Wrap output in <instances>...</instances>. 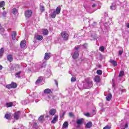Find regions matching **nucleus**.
<instances>
[{"mask_svg":"<svg viewBox=\"0 0 129 129\" xmlns=\"http://www.w3.org/2000/svg\"><path fill=\"white\" fill-rule=\"evenodd\" d=\"M104 50H105L104 46H102L100 47L99 51H100L101 52H104Z\"/></svg>","mask_w":129,"mask_h":129,"instance_id":"nucleus-34","label":"nucleus"},{"mask_svg":"<svg viewBox=\"0 0 129 129\" xmlns=\"http://www.w3.org/2000/svg\"><path fill=\"white\" fill-rule=\"evenodd\" d=\"M20 115H21V111H17L15 112L13 114L14 119H16V120H18V119H20Z\"/></svg>","mask_w":129,"mask_h":129,"instance_id":"nucleus-4","label":"nucleus"},{"mask_svg":"<svg viewBox=\"0 0 129 129\" xmlns=\"http://www.w3.org/2000/svg\"><path fill=\"white\" fill-rule=\"evenodd\" d=\"M38 120L40 122H43V121H45V119H44V116L43 115H41L40 116L39 118H38Z\"/></svg>","mask_w":129,"mask_h":129,"instance_id":"nucleus-22","label":"nucleus"},{"mask_svg":"<svg viewBox=\"0 0 129 129\" xmlns=\"http://www.w3.org/2000/svg\"><path fill=\"white\" fill-rule=\"evenodd\" d=\"M6 15H7V13H6L5 11H4L3 13V16H4L5 17V16H6Z\"/></svg>","mask_w":129,"mask_h":129,"instance_id":"nucleus-45","label":"nucleus"},{"mask_svg":"<svg viewBox=\"0 0 129 129\" xmlns=\"http://www.w3.org/2000/svg\"><path fill=\"white\" fill-rule=\"evenodd\" d=\"M21 73H22V72H18L17 73H16L15 74V76H17V77H18V78H20L21 77L20 76V74H21Z\"/></svg>","mask_w":129,"mask_h":129,"instance_id":"nucleus-32","label":"nucleus"},{"mask_svg":"<svg viewBox=\"0 0 129 129\" xmlns=\"http://www.w3.org/2000/svg\"><path fill=\"white\" fill-rule=\"evenodd\" d=\"M85 115L86 116H89L90 115V113L87 112V113H86L85 114Z\"/></svg>","mask_w":129,"mask_h":129,"instance_id":"nucleus-44","label":"nucleus"},{"mask_svg":"<svg viewBox=\"0 0 129 129\" xmlns=\"http://www.w3.org/2000/svg\"><path fill=\"white\" fill-rule=\"evenodd\" d=\"M40 10L41 13H43L45 11V7L43 6H41Z\"/></svg>","mask_w":129,"mask_h":129,"instance_id":"nucleus-30","label":"nucleus"},{"mask_svg":"<svg viewBox=\"0 0 129 129\" xmlns=\"http://www.w3.org/2000/svg\"><path fill=\"white\" fill-rule=\"evenodd\" d=\"M12 37L13 40H16L17 38V32L16 31H13Z\"/></svg>","mask_w":129,"mask_h":129,"instance_id":"nucleus-18","label":"nucleus"},{"mask_svg":"<svg viewBox=\"0 0 129 129\" xmlns=\"http://www.w3.org/2000/svg\"><path fill=\"white\" fill-rule=\"evenodd\" d=\"M115 6H111L110 7V10H111L112 11H113V10H115Z\"/></svg>","mask_w":129,"mask_h":129,"instance_id":"nucleus-39","label":"nucleus"},{"mask_svg":"<svg viewBox=\"0 0 129 129\" xmlns=\"http://www.w3.org/2000/svg\"><path fill=\"white\" fill-rule=\"evenodd\" d=\"M2 69H3V66L0 65V70H2Z\"/></svg>","mask_w":129,"mask_h":129,"instance_id":"nucleus-50","label":"nucleus"},{"mask_svg":"<svg viewBox=\"0 0 129 129\" xmlns=\"http://www.w3.org/2000/svg\"><path fill=\"white\" fill-rule=\"evenodd\" d=\"M6 6V2L5 1L0 2V8H4Z\"/></svg>","mask_w":129,"mask_h":129,"instance_id":"nucleus-26","label":"nucleus"},{"mask_svg":"<svg viewBox=\"0 0 129 129\" xmlns=\"http://www.w3.org/2000/svg\"><path fill=\"white\" fill-rule=\"evenodd\" d=\"M118 53H119V56H120V55H122V53H123V50H119Z\"/></svg>","mask_w":129,"mask_h":129,"instance_id":"nucleus-40","label":"nucleus"},{"mask_svg":"<svg viewBox=\"0 0 129 129\" xmlns=\"http://www.w3.org/2000/svg\"><path fill=\"white\" fill-rule=\"evenodd\" d=\"M12 13L13 15H17V13H18V10H17L16 8H14Z\"/></svg>","mask_w":129,"mask_h":129,"instance_id":"nucleus-33","label":"nucleus"},{"mask_svg":"<svg viewBox=\"0 0 129 129\" xmlns=\"http://www.w3.org/2000/svg\"><path fill=\"white\" fill-rule=\"evenodd\" d=\"M50 53L46 52L44 55V60H49L50 59Z\"/></svg>","mask_w":129,"mask_h":129,"instance_id":"nucleus-14","label":"nucleus"},{"mask_svg":"<svg viewBox=\"0 0 129 129\" xmlns=\"http://www.w3.org/2000/svg\"><path fill=\"white\" fill-rule=\"evenodd\" d=\"M0 29H1V30H2L3 32H4V31H5V30L4 29V28H2V25H1V24H0Z\"/></svg>","mask_w":129,"mask_h":129,"instance_id":"nucleus-46","label":"nucleus"},{"mask_svg":"<svg viewBox=\"0 0 129 129\" xmlns=\"http://www.w3.org/2000/svg\"><path fill=\"white\" fill-rule=\"evenodd\" d=\"M126 26L127 28H128V29H129V23H126Z\"/></svg>","mask_w":129,"mask_h":129,"instance_id":"nucleus-48","label":"nucleus"},{"mask_svg":"<svg viewBox=\"0 0 129 129\" xmlns=\"http://www.w3.org/2000/svg\"><path fill=\"white\" fill-rule=\"evenodd\" d=\"M56 85L57 86H58V83H56Z\"/></svg>","mask_w":129,"mask_h":129,"instance_id":"nucleus-53","label":"nucleus"},{"mask_svg":"<svg viewBox=\"0 0 129 129\" xmlns=\"http://www.w3.org/2000/svg\"><path fill=\"white\" fill-rule=\"evenodd\" d=\"M46 117V118H47L48 117H49V116H46V117Z\"/></svg>","mask_w":129,"mask_h":129,"instance_id":"nucleus-51","label":"nucleus"},{"mask_svg":"<svg viewBox=\"0 0 129 129\" xmlns=\"http://www.w3.org/2000/svg\"><path fill=\"white\" fill-rule=\"evenodd\" d=\"M27 44V42L25 40H23L20 43V46L21 48H25L26 47V45Z\"/></svg>","mask_w":129,"mask_h":129,"instance_id":"nucleus-13","label":"nucleus"},{"mask_svg":"<svg viewBox=\"0 0 129 129\" xmlns=\"http://www.w3.org/2000/svg\"><path fill=\"white\" fill-rule=\"evenodd\" d=\"M56 15H57V14L56 13V12L54 11L52 13L49 14V16H50L52 19H55V18H56Z\"/></svg>","mask_w":129,"mask_h":129,"instance_id":"nucleus-20","label":"nucleus"},{"mask_svg":"<svg viewBox=\"0 0 129 129\" xmlns=\"http://www.w3.org/2000/svg\"><path fill=\"white\" fill-rule=\"evenodd\" d=\"M82 121H83L82 119H78L77 120V124L80 125V124H81V123H82Z\"/></svg>","mask_w":129,"mask_h":129,"instance_id":"nucleus-28","label":"nucleus"},{"mask_svg":"<svg viewBox=\"0 0 129 129\" xmlns=\"http://www.w3.org/2000/svg\"><path fill=\"white\" fill-rule=\"evenodd\" d=\"M68 126H69V123L68 121H65L62 125V127H63V128H67Z\"/></svg>","mask_w":129,"mask_h":129,"instance_id":"nucleus-19","label":"nucleus"},{"mask_svg":"<svg viewBox=\"0 0 129 129\" xmlns=\"http://www.w3.org/2000/svg\"><path fill=\"white\" fill-rule=\"evenodd\" d=\"M91 127H92V122L89 121L86 124V128H90Z\"/></svg>","mask_w":129,"mask_h":129,"instance_id":"nucleus-16","label":"nucleus"},{"mask_svg":"<svg viewBox=\"0 0 129 129\" xmlns=\"http://www.w3.org/2000/svg\"><path fill=\"white\" fill-rule=\"evenodd\" d=\"M96 73L98 74V75H101V74H102V71L101 70H98L97 71Z\"/></svg>","mask_w":129,"mask_h":129,"instance_id":"nucleus-35","label":"nucleus"},{"mask_svg":"<svg viewBox=\"0 0 129 129\" xmlns=\"http://www.w3.org/2000/svg\"><path fill=\"white\" fill-rule=\"evenodd\" d=\"M58 115H54L52 120L51 121V123H56L57 121H58Z\"/></svg>","mask_w":129,"mask_h":129,"instance_id":"nucleus-11","label":"nucleus"},{"mask_svg":"<svg viewBox=\"0 0 129 129\" xmlns=\"http://www.w3.org/2000/svg\"><path fill=\"white\" fill-rule=\"evenodd\" d=\"M60 35L64 41H68L69 39V34L66 31L61 32Z\"/></svg>","mask_w":129,"mask_h":129,"instance_id":"nucleus-1","label":"nucleus"},{"mask_svg":"<svg viewBox=\"0 0 129 129\" xmlns=\"http://www.w3.org/2000/svg\"><path fill=\"white\" fill-rule=\"evenodd\" d=\"M55 12V14H56V15H59V14H60V13L61 12V8H60L59 7L56 8Z\"/></svg>","mask_w":129,"mask_h":129,"instance_id":"nucleus-23","label":"nucleus"},{"mask_svg":"<svg viewBox=\"0 0 129 129\" xmlns=\"http://www.w3.org/2000/svg\"><path fill=\"white\" fill-rule=\"evenodd\" d=\"M42 31L43 33L42 34L44 36H47L49 34V31L48 30V29H42Z\"/></svg>","mask_w":129,"mask_h":129,"instance_id":"nucleus-12","label":"nucleus"},{"mask_svg":"<svg viewBox=\"0 0 129 129\" xmlns=\"http://www.w3.org/2000/svg\"><path fill=\"white\" fill-rule=\"evenodd\" d=\"M43 36L42 35H37L36 37V40H38V41H42L43 40Z\"/></svg>","mask_w":129,"mask_h":129,"instance_id":"nucleus-21","label":"nucleus"},{"mask_svg":"<svg viewBox=\"0 0 129 129\" xmlns=\"http://www.w3.org/2000/svg\"><path fill=\"white\" fill-rule=\"evenodd\" d=\"M56 109L52 108L50 109L49 111V113L50 115H55V114L56 113Z\"/></svg>","mask_w":129,"mask_h":129,"instance_id":"nucleus-8","label":"nucleus"},{"mask_svg":"<svg viewBox=\"0 0 129 129\" xmlns=\"http://www.w3.org/2000/svg\"><path fill=\"white\" fill-rule=\"evenodd\" d=\"M5 117L6 119L11 120L12 119V114L11 112H8L5 114Z\"/></svg>","mask_w":129,"mask_h":129,"instance_id":"nucleus-5","label":"nucleus"},{"mask_svg":"<svg viewBox=\"0 0 129 129\" xmlns=\"http://www.w3.org/2000/svg\"><path fill=\"white\" fill-rule=\"evenodd\" d=\"M123 75H124V72L120 71L119 74V77H122Z\"/></svg>","mask_w":129,"mask_h":129,"instance_id":"nucleus-31","label":"nucleus"},{"mask_svg":"<svg viewBox=\"0 0 129 129\" xmlns=\"http://www.w3.org/2000/svg\"><path fill=\"white\" fill-rule=\"evenodd\" d=\"M13 104H14V103L12 102L6 103V107H12V106H13Z\"/></svg>","mask_w":129,"mask_h":129,"instance_id":"nucleus-24","label":"nucleus"},{"mask_svg":"<svg viewBox=\"0 0 129 129\" xmlns=\"http://www.w3.org/2000/svg\"><path fill=\"white\" fill-rule=\"evenodd\" d=\"M79 57V52L78 51H75L72 56L73 59H77Z\"/></svg>","mask_w":129,"mask_h":129,"instance_id":"nucleus-6","label":"nucleus"},{"mask_svg":"<svg viewBox=\"0 0 129 129\" xmlns=\"http://www.w3.org/2000/svg\"><path fill=\"white\" fill-rule=\"evenodd\" d=\"M69 116L70 117H72V118H75V115H74L72 112L69 113Z\"/></svg>","mask_w":129,"mask_h":129,"instance_id":"nucleus-27","label":"nucleus"},{"mask_svg":"<svg viewBox=\"0 0 129 129\" xmlns=\"http://www.w3.org/2000/svg\"><path fill=\"white\" fill-rule=\"evenodd\" d=\"M32 14L33 12H32V10L30 9L27 10L24 13V16L25 18H27V19L31 18L32 17Z\"/></svg>","mask_w":129,"mask_h":129,"instance_id":"nucleus-2","label":"nucleus"},{"mask_svg":"<svg viewBox=\"0 0 129 129\" xmlns=\"http://www.w3.org/2000/svg\"><path fill=\"white\" fill-rule=\"evenodd\" d=\"M3 10H6V8H3Z\"/></svg>","mask_w":129,"mask_h":129,"instance_id":"nucleus-52","label":"nucleus"},{"mask_svg":"<svg viewBox=\"0 0 129 129\" xmlns=\"http://www.w3.org/2000/svg\"><path fill=\"white\" fill-rule=\"evenodd\" d=\"M128 127V123H126L124 125V128H127Z\"/></svg>","mask_w":129,"mask_h":129,"instance_id":"nucleus-42","label":"nucleus"},{"mask_svg":"<svg viewBox=\"0 0 129 129\" xmlns=\"http://www.w3.org/2000/svg\"><path fill=\"white\" fill-rule=\"evenodd\" d=\"M43 81V77H39L38 79L36 81L35 83L36 84H39V83H41Z\"/></svg>","mask_w":129,"mask_h":129,"instance_id":"nucleus-17","label":"nucleus"},{"mask_svg":"<svg viewBox=\"0 0 129 129\" xmlns=\"http://www.w3.org/2000/svg\"><path fill=\"white\" fill-rule=\"evenodd\" d=\"M87 43H85L83 44V47L85 49H87Z\"/></svg>","mask_w":129,"mask_h":129,"instance_id":"nucleus-41","label":"nucleus"},{"mask_svg":"<svg viewBox=\"0 0 129 129\" xmlns=\"http://www.w3.org/2000/svg\"><path fill=\"white\" fill-rule=\"evenodd\" d=\"M44 93H45V94H51L53 93V92L52 91V90H51V89L47 88L44 90Z\"/></svg>","mask_w":129,"mask_h":129,"instance_id":"nucleus-7","label":"nucleus"},{"mask_svg":"<svg viewBox=\"0 0 129 129\" xmlns=\"http://www.w3.org/2000/svg\"><path fill=\"white\" fill-rule=\"evenodd\" d=\"M65 113H66V112H63L62 113V115L61 116H60V117H64V115H65Z\"/></svg>","mask_w":129,"mask_h":129,"instance_id":"nucleus-43","label":"nucleus"},{"mask_svg":"<svg viewBox=\"0 0 129 129\" xmlns=\"http://www.w3.org/2000/svg\"><path fill=\"white\" fill-rule=\"evenodd\" d=\"M96 7V4H93L92 5V8H95Z\"/></svg>","mask_w":129,"mask_h":129,"instance_id":"nucleus-47","label":"nucleus"},{"mask_svg":"<svg viewBox=\"0 0 129 129\" xmlns=\"http://www.w3.org/2000/svg\"><path fill=\"white\" fill-rule=\"evenodd\" d=\"M86 83L88 85H90V86H92V81H90L89 80H87L86 81Z\"/></svg>","mask_w":129,"mask_h":129,"instance_id":"nucleus-29","label":"nucleus"},{"mask_svg":"<svg viewBox=\"0 0 129 129\" xmlns=\"http://www.w3.org/2000/svg\"><path fill=\"white\" fill-rule=\"evenodd\" d=\"M103 129H111V127H110V126L108 125H107L106 126L104 127Z\"/></svg>","mask_w":129,"mask_h":129,"instance_id":"nucleus-38","label":"nucleus"},{"mask_svg":"<svg viewBox=\"0 0 129 129\" xmlns=\"http://www.w3.org/2000/svg\"><path fill=\"white\" fill-rule=\"evenodd\" d=\"M95 82H97V83L100 82V77H99V76H96L95 77Z\"/></svg>","mask_w":129,"mask_h":129,"instance_id":"nucleus-25","label":"nucleus"},{"mask_svg":"<svg viewBox=\"0 0 129 129\" xmlns=\"http://www.w3.org/2000/svg\"><path fill=\"white\" fill-rule=\"evenodd\" d=\"M75 50H79V47H75Z\"/></svg>","mask_w":129,"mask_h":129,"instance_id":"nucleus-49","label":"nucleus"},{"mask_svg":"<svg viewBox=\"0 0 129 129\" xmlns=\"http://www.w3.org/2000/svg\"><path fill=\"white\" fill-rule=\"evenodd\" d=\"M71 82H75V81H76V78L74 77H72L71 79Z\"/></svg>","mask_w":129,"mask_h":129,"instance_id":"nucleus-37","label":"nucleus"},{"mask_svg":"<svg viewBox=\"0 0 129 129\" xmlns=\"http://www.w3.org/2000/svg\"><path fill=\"white\" fill-rule=\"evenodd\" d=\"M7 60L9 62H13V60H14V58L13 57V55L12 54H9L7 55Z\"/></svg>","mask_w":129,"mask_h":129,"instance_id":"nucleus-10","label":"nucleus"},{"mask_svg":"<svg viewBox=\"0 0 129 129\" xmlns=\"http://www.w3.org/2000/svg\"><path fill=\"white\" fill-rule=\"evenodd\" d=\"M109 62L110 63H111V64H112V65H113V66H114V67H116V66H117V62H116L114 60H112V59H110L109 60Z\"/></svg>","mask_w":129,"mask_h":129,"instance_id":"nucleus-9","label":"nucleus"},{"mask_svg":"<svg viewBox=\"0 0 129 129\" xmlns=\"http://www.w3.org/2000/svg\"><path fill=\"white\" fill-rule=\"evenodd\" d=\"M111 98H112V95L111 93H109L106 97V99L107 101H110L111 100Z\"/></svg>","mask_w":129,"mask_h":129,"instance_id":"nucleus-15","label":"nucleus"},{"mask_svg":"<svg viewBox=\"0 0 129 129\" xmlns=\"http://www.w3.org/2000/svg\"><path fill=\"white\" fill-rule=\"evenodd\" d=\"M18 86V84L16 83H11V84L7 85H6V88H8V89H11V88H17Z\"/></svg>","mask_w":129,"mask_h":129,"instance_id":"nucleus-3","label":"nucleus"},{"mask_svg":"<svg viewBox=\"0 0 129 129\" xmlns=\"http://www.w3.org/2000/svg\"><path fill=\"white\" fill-rule=\"evenodd\" d=\"M4 48H2L0 49V57H2V56H3V54H4Z\"/></svg>","mask_w":129,"mask_h":129,"instance_id":"nucleus-36","label":"nucleus"}]
</instances>
